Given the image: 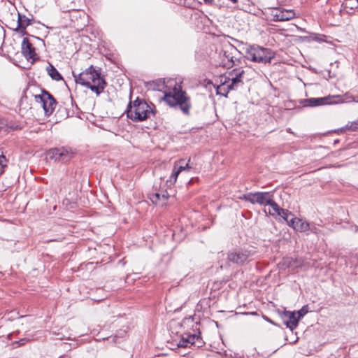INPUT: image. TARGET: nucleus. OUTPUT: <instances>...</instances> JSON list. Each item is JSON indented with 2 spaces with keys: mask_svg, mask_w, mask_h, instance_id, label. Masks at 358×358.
Masks as SVG:
<instances>
[{
  "mask_svg": "<svg viewBox=\"0 0 358 358\" xmlns=\"http://www.w3.org/2000/svg\"><path fill=\"white\" fill-rule=\"evenodd\" d=\"M75 80L87 88H90L96 95H99L104 90L106 83L101 77V73L92 65L80 73L78 76L74 75Z\"/></svg>",
  "mask_w": 358,
  "mask_h": 358,
  "instance_id": "obj_1",
  "label": "nucleus"
},
{
  "mask_svg": "<svg viewBox=\"0 0 358 358\" xmlns=\"http://www.w3.org/2000/svg\"><path fill=\"white\" fill-rule=\"evenodd\" d=\"M163 100L171 107L178 106L185 115L190 114L192 108L190 97L187 96L186 92L181 90L180 85L175 83L171 90L165 91Z\"/></svg>",
  "mask_w": 358,
  "mask_h": 358,
  "instance_id": "obj_2",
  "label": "nucleus"
},
{
  "mask_svg": "<svg viewBox=\"0 0 358 358\" xmlns=\"http://www.w3.org/2000/svg\"><path fill=\"white\" fill-rule=\"evenodd\" d=\"M155 106L145 101L137 99L130 103L127 110V117L133 121L141 122L155 115Z\"/></svg>",
  "mask_w": 358,
  "mask_h": 358,
  "instance_id": "obj_3",
  "label": "nucleus"
},
{
  "mask_svg": "<svg viewBox=\"0 0 358 358\" xmlns=\"http://www.w3.org/2000/svg\"><path fill=\"white\" fill-rule=\"evenodd\" d=\"M274 56V52L271 49L264 48L259 45L250 46L245 52L246 58L257 63H271Z\"/></svg>",
  "mask_w": 358,
  "mask_h": 358,
  "instance_id": "obj_4",
  "label": "nucleus"
},
{
  "mask_svg": "<svg viewBox=\"0 0 358 358\" xmlns=\"http://www.w3.org/2000/svg\"><path fill=\"white\" fill-rule=\"evenodd\" d=\"M237 52L238 50L234 46L231 45H225L219 52V57L221 59L219 65L227 69L238 65L240 61L234 56V54Z\"/></svg>",
  "mask_w": 358,
  "mask_h": 358,
  "instance_id": "obj_5",
  "label": "nucleus"
},
{
  "mask_svg": "<svg viewBox=\"0 0 358 358\" xmlns=\"http://www.w3.org/2000/svg\"><path fill=\"white\" fill-rule=\"evenodd\" d=\"M273 194L271 192H249L243 194L239 197L241 200L248 201L252 204H259L260 206H268Z\"/></svg>",
  "mask_w": 358,
  "mask_h": 358,
  "instance_id": "obj_6",
  "label": "nucleus"
},
{
  "mask_svg": "<svg viewBox=\"0 0 358 358\" xmlns=\"http://www.w3.org/2000/svg\"><path fill=\"white\" fill-rule=\"evenodd\" d=\"M34 99L36 103L43 108L45 115H50L57 106L55 98L47 91L41 90L39 94H35Z\"/></svg>",
  "mask_w": 358,
  "mask_h": 358,
  "instance_id": "obj_7",
  "label": "nucleus"
},
{
  "mask_svg": "<svg viewBox=\"0 0 358 358\" xmlns=\"http://www.w3.org/2000/svg\"><path fill=\"white\" fill-rule=\"evenodd\" d=\"M340 96H329L321 98H310L306 99H303L300 101V103L302 104L305 107L308 106H322L330 103H337L339 102H342L340 100Z\"/></svg>",
  "mask_w": 358,
  "mask_h": 358,
  "instance_id": "obj_8",
  "label": "nucleus"
},
{
  "mask_svg": "<svg viewBox=\"0 0 358 358\" xmlns=\"http://www.w3.org/2000/svg\"><path fill=\"white\" fill-rule=\"evenodd\" d=\"M47 156L55 161L66 162L71 159L72 152L65 148H56L50 149L47 152Z\"/></svg>",
  "mask_w": 358,
  "mask_h": 358,
  "instance_id": "obj_9",
  "label": "nucleus"
},
{
  "mask_svg": "<svg viewBox=\"0 0 358 358\" xmlns=\"http://www.w3.org/2000/svg\"><path fill=\"white\" fill-rule=\"evenodd\" d=\"M268 206H271L269 214L275 218L281 217L284 220L288 222L289 217L292 215L291 212L288 210L281 208L278 203L274 201L273 197L271 198V201L268 203Z\"/></svg>",
  "mask_w": 358,
  "mask_h": 358,
  "instance_id": "obj_10",
  "label": "nucleus"
},
{
  "mask_svg": "<svg viewBox=\"0 0 358 358\" xmlns=\"http://www.w3.org/2000/svg\"><path fill=\"white\" fill-rule=\"evenodd\" d=\"M295 15V12L293 10L274 8L271 11L273 20L275 22L288 21L294 18Z\"/></svg>",
  "mask_w": 358,
  "mask_h": 358,
  "instance_id": "obj_11",
  "label": "nucleus"
},
{
  "mask_svg": "<svg viewBox=\"0 0 358 358\" xmlns=\"http://www.w3.org/2000/svg\"><path fill=\"white\" fill-rule=\"evenodd\" d=\"M250 255L251 252L246 250H235L228 254V259L234 264H242Z\"/></svg>",
  "mask_w": 358,
  "mask_h": 358,
  "instance_id": "obj_12",
  "label": "nucleus"
},
{
  "mask_svg": "<svg viewBox=\"0 0 358 358\" xmlns=\"http://www.w3.org/2000/svg\"><path fill=\"white\" fill-rule=\"evenodd\" d=\"M289 227H292L294 230L301 232H305L310 229V224L309 222L297 217H292L287 222Z\"/></svg>",
  "mask_w": 358,
  "mask_h": 358,
  "instance_id": "obj_13",
  "label": "nucleus"
},
{
  "mask_svg": "<svg viewBox=\"0 0 358 358\" xmlns=\"http://www.w3.org/2000/svg\"><path fill=\"white\" fill-rule=\"evenodd\" d=\"M149 198L153 203L164 206L167 203L169 194L166 190L159 191L150 194Z\"/></svg>",
  "mask_w": 358,
  "mask_h": 358,
  "instance_id": "obj_14",
  "label": "nucleus"
},
{
  "mask_svg": "<svg viewBox=\"0 0 358 358\" xmlns=\"http://www.w3.org/2000/svg\"><path fill=\"white\" fill-rule=\"evenodd\" d=\"M22 52L27 59H34L36 56L35 49L27 38H24L22 40Z\"/></svg>",
  "mask_w": 358,
  "mask_h": 358,
  "instance_id": "obj_15",
  "label": "nucleus"
},
{
  "mask_svg": "<svg viewBox=\"0 0 358 358\" xmlns=\"http://www.w3.org/2000/svg\"><path fill=\"white\" fill-rule=\"evenodd\" d=\"M284 318L287 327L289 328L291 330H293L297 327L299 320L297 318L296 313H294V312L285 311Z\"/></svg>",
  "mask_w": 358,
  "mask_h": 358,
  "instance_id": "obj_16",
  "label": "nucleus"
},
{
  "mask_svg": "<svg viewBox=\"0 0 358 358\" xmlns=\"http://www.w3.org/2000/svg\"><path fill=\"white\" fill-rule=\"evenodd\" d=\"M30 24V20L27 16L18 13L17 27L14 29V30L22 34V35H24L26 34V28Z\"/></svg>",
  "mask_w": 358,
  "mask_h": 358,
  "instance_id": "obj_17",
  "label": "nucleus"
},
{
  "mask_svg": "<svg viewBox=\"0 0 358 358\" xmlns=\"http://www.w3.org/2000/svg\"><path fill=\"white\" fill-rule=\"evenodd\" d=\"M191 169V167L189 166V164L187 163L185 165L181 164L180 166H178L177 164L174 165L173 171L172 173V175L170 178V182L173 184L176 182L177 178L180 173L182 171H189Z\"/></svg>",
  "mask_w": 358,
  "mask_h": 358,
  "instance_id": "obj_18",
  "label": "nucleus"
},
{
  "mask_svg": "<svg viewBox=\"0 0 358 358\" xmlns=\"http://www.w3.org/2000/svg\"><path fill=\"white\" fill-rule=\"evenodd\" d=\"M232 90L229 84L227 82V78H224V80H221V83L217 87V94L224 96H227V94Z\"/></svg>",
  "mask_w": 358,
  "mask_h": 358,
  "instance_id": "obj_19",
  "label": "nucleus"
},
{
  "mask_svg": "<svg viewBox=\"0 0 358 358\" xmlns=\"http://www.w3.org/2000/svg\"><path fill=\"white\" fill-rule=\"evenodd\" d=\"M46 71L48 75L55 80L59 81L63 79L59 71L52 65L49 64L46 67Z\"/></svg>",
  "mask_w": 358,
  "mask_h": 358,
  "instance_id": "obj_20",
  "label": "nucleus"
},
{
  "mask_svg": "<svg viewBox=\"0 0 358 358\" xmlns=\"http://www.w3.org/2000/svg\"><path fill=\"white\" fill-rule=\"evenodd\" d=\"M227 82L232 90H236L241 85L243 84L242 79L234 78V76H229V78H227Z\"/></svg>",
  "mask_w": 358,
  "mask_h": 358,
  "instance_id": "obj_21",
  "label": "nucleus"
},
{
  "mask_svg": "<svg viewBox=\"0 0 358 358\" xmlns=\"http://www.w3.org/2000/svg\"><path fill=\"white\" fill-rule=\"evenodd\" d=\"M244 71L240 69H234L229 73V76H234V78L242 79Z\"/></svg>",
  "mask_w": 358,
  "mask_h": 358,
  "instance_id": "obj_22",
  "label": "nucleus"
},
{
  "mask_svg": "<svg viewBox=\"0 0 358 358\" xmlns=\"http://www.w3.org/2000/svg\"><path fill=\"white\" fill-rule=\"evenodd\" d=\"M188 334L182 335L181 340L178 343L179 348H186L190 345V341L187 338Z\"/></svg>",
  "mask_w": 358,
  "mask_h": 358,
  "instance_id": "obj_23",
  "label": "nucleus"
},
{
  "mask_svg": "<svg viewBox=\"0 0 358 358\" xmlns=\"http://www.w3.org/2000/svg\"><path fill=\"white\" fill-rule=\"evenodd\" d=\"M344 131L346 130H351V131H356L358 129V120L350 122L345 127L343 128Z\"/></svg>",
  "mask_w": 358,
  "mask_h": 358,
  "instance_id": "obj_24",
  "label": "nucleus"
},
{
  "mask_svg": "<svg viewBox=\"0 0 358 358\" xmlns=\"http://www.w3.org/2000/svg\"><path fill=\"white\" fill-rule=\"evenodd\" d=\"M187 338L190 341V345H196V340H199L200 336L199 335H196V334H190V335H187Z\"/></svg>",
  "mask_w": 358,
  "mask_h": 358,
  "instance_id": "obj_25",
  "label": "nucleus"
},
{
  "mask_svg": "<svg viewBox=\"0 0 358 358\" xmlns=\"http://www.w3.org/2000/svg\"><path fill=\"white\" fill-rule=\"evenodd\" d=\"M307 313V310H305V307H303L301 310L294 312V313H296V317L299 320H300L301 317H303L305 314Z\"/></svg>",
  "mask_w": 358,
  "mask_h": 358,
  "instance_id": "obj_26",
  "label": "nucleus"
},
{
  "mask_svg": "<svg viewBox=\"0 0 358 358\" xmlns=\"http://www.w3.org/2000/svg\"><path fill=\"white\" fill-rule=\"evenodd\" d=\"M7 159L6 157L3 155V152H1L0 155V165L2 167H4L6 166Z\"/></svg>",
  "mask_w": 358,
  "mask_h": 358,
  "instance_id": "obj_27",
  "label": "nucleus"
},
{
  "mask_svg": "<svg viewBox=\"0 0 358 358\" xmlns=\"http://www.w3.org/2000/svg\"><path fill=\"white\" fill-rule=\"evenodd\" d=\"M196 344L195 345H196L197 347L201 346L203 342L201 341V337H200L199 340H196Z\"/></svg>",
  "mask_w": 358,
  "mask_h": 358,
  "instance_id": "obj_28",
  "label": "nucleus"
},
{
  "mask_svg": "<svg viewBox=\"0 0 358 358\" xmlns=\"http://www.w3.org/2000/svg\"><path fill=\"white\" fill-rule=\"evenodd\" d=\"M204 2L209 5H213L214 3V0H203Z\"/></svg>",
  "mask_w": 358,
  "mask_h": 358,
  "instance_id": "obj_29",
  "label": "nucleus"
},
{
  "mask_svg": "<svg viewBox=\"0 0 358 358\" xmlns=\"http://www.w3.org/2000/svg\"><path fill=\"white\" fill-rule=\"evenodd\" d=\"M310 230H311L314 233L317 232V229L315 227H310Z\"/></svg>",
  "mask_w": 358,
  "mask_h": 358,
  "instance_id": "obj_30",
  "label": "nucleus"
},
{
  "mask_svg": "<svg viewBox=\"0 0 358 358\" xmlns=\"http://www.w3.org/2000/svg\"><path fill=\"white\" fill-rule=\"evenodd\" d=\"M352 101L358 103V96H356V97H354V98L352 99Z\"/></svg>",
  "mask_w": 358,
  "mask_h": 358,
  "instance_id": "obj_31",
  "label": "nucleus"
},
{
  "mask_svg": "<svg viewBox=\"0 0 358 358\" xmlns=\"http://www.w3.org/2000/svg\"><path fill=\"white\" fill-rule=\"evenodd\" d=\"M231 2L233 3H236L237 1V0H230Z\"/></svg>",
  "mask_w": 358,
  "mask_h": 358,
  "instance_id": "obj_32",
  "label": "nucleus"
},
{
  "mask_svg": "<svg viewBox=\"0 0 358 358\" xmlns=\"http://www.w3.org/2000/svg\"><path fill=\"white\" fill-rule=\"evenodd\" d=\"M357 2H358V0H357Z\"/></svg>",
  "mask_w": 358,
  "mask_h": 358,
  "instance_id": "obj_33",
  "label": "nucleus"
}]
</instances>
